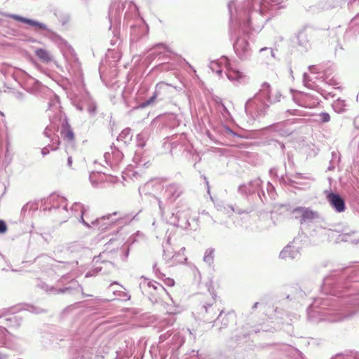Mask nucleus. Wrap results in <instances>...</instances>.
Here are the masks:
<instances>
[{
	"instance_id": "obj_11",
	"label": "nucleus",
	"mask_w": 359,
	"mask_h": 359,
	"mask_svg": "<svg viewBox=\"0 0 359 359\" xmlns=\"http://www.w3.org/2000/svg\"><path fill=\"white\" fill-rule=\"evenodd\" d=\"M72 158L71 156L68 157L67 159V165L68 167L71 168L72 166Z\"/></svg>"
},
{
	"instance_id": "obj_5",
	"label": "nucleus",
	"mask_w": 359,
	"mask_h": 359,
	"mask_svg": "<svg viewBox=\"0 0 359 359\" xmlns=\"http://www.w3.org/2000/svg\"><path fill=\"white\" fill-rule=\"evenodd\" d=\"M60 133L65 140L68 142L74 140V133L69 124H65L62 126Z\"/></svg>"
},
{
	"instance_id": "obj_2",
	"label": "nucleus",
	"mask_w": 359,
	"mask_h": 359,
	"mask_svg": "<svg viewBox=\"0 0 359 359\" xmlns=\"http://www.w3.org/2000/svg\"><path fill=\"white\" fill-rule=\"evenodd\" d=\"M327 201L338 212L345 210L346 206L344 199L337 194L330 193L327 196Z\"/></svg>"
},
{
	"instance_id": "obj_6",
	"label": "nucleus",
	"mask_w": 359,
	"mask_h": 359,
	"mask_svg": "<svg viewBox=\"0 0 359 359\" xmlns=\"http://www.w3.org/2000/svg\"><path fill=\"white\" fill-rule=\"evenodd\" d=\"M35 55L40 60H41L43 62H49L52 60L50 53L46 49H36L35 50Z\"/></svg>"
},
{
	"instance_id": "obj_10",
	"label": "nucleus",
	"mask_w": 359,
	"mask_h": 359,
	"mask_svg": "<svg viewBox=\"0 0 359 359\" xmlns=\"http://www.w3.org/2000/svg\"><path fill=\"white\" fill-rule=\"evenodd\" d=\"M6 230H7V226H6L5 222H4L3 220H0V233H5L6 231Z\"/></svg>"
},
{
	"instance_id": "obj_1",
	"label": "nucleus",
	"mask_w": 359,
	"mask_h": 359,
	"mask_svg": "<svg viewBox=\"0 0 359 359\" xmlns=\"http://www.w3.org/2000/svg\"><path fill=\"white\" fill-rule=\"evenodd\" d=\"M292 212L296 214L295 218L299 219L301 223L313 219L316 215L313 211L303 207H298L294 208Z\"/></svg>"
},
{
	"instance_id": "obj_8",
	"label": "nucleus",
	"mask_w": 359,
	"mask_h": 359,
	"mask_svg": "<svg viewBox=\"0 0 359 359\" xmlns=\"http://www.w3.org/2000/svg\"><path fill=\"white\" fill-rule=\"evenodd\" d=\"M165 85L167 86L165 89L161 90V95H159L158 97H161V99H163L165 97H167L170 94V91L171 89V87L170 85L165 83Z\"/></svg>"
},
{
	"instance_id": "obj_7",
	"label": "nucleus",
	"mask_w": 359,
	"mask_h": 359,
	"mask_svg": "<svg viewBox=\"0 0 359 359\" xmlns=\"http://www.w3.org/2000/svg\"><path fill=\"white\" fill-rule=\"evenodd\" d=\"M214 259V250H207L205 256H204V261L209 264H210L213 262Z\"/></svg>"
},
{
	"instance_id": "obj_3",
	"label": "nucleus",
	"mask_w": 359,
	"mask_h": 359,
	"mask_svg": "<svg viewBox=\"0 0 359 359\" xmlns=\"http://www.w3.org/2000/svg\"><path fill=\"white\" fill-rule=\"evenodd\" d=\"M9 17L11 18L12 19H14V20H17V21L22 22H24V23H27V24H28V25H29L31 26L36 27H39V29H46V26L44 24L38 22L36 21H34V20H30V19H27V18L21 17V16H19V15H10Z\"/></svg>"
},
{
	"instance_id": "obj_9",
	"label": "nucleus",
	"mask_w": 359,
	"mask_h": 359,
	"mask_svg": "<svg viewBox=\"0 0 359 359\" xmlns=\"http://www.w3.org/2000/svg\"><path fill=\"white\" fill-rule=\"evenodd\" d=\"M320 116L321 118L322 122L323 123L328 122L330 120V116L327 113H322L320 114Z\"/></svg>"
},
{
	"instance_id": "obj_12",
	"label": "nucleus",
	"mask_w": 359,
	"mask_h": 359,
	"mask_svg": "<svg viewBox=\"0 0 359 359\" xmlns=\"http://www.w3.org/2000/svg\"><path fill=\"white\" fill-rule=\"evenodd\" d=\"M314 69H315L314 66L310 67V69L311 72L314 71Z\"/></svg>"
},
{
	"instance_id": "obj_4",
	"label": "nucleus",
	"mask_w": 359,
	"mask_h": 359,
	"mask_svg": "<svg viewBox=\"0 0 359 359\" xmlns=\"http://www.w3.org/2000/svg\"><path fill=\"white\" fill-rule=\"evenodd\" d=\"M167 86L165 85V83H159L156 85L155 92L152 97H151L148 100H147L145 102H143L141 104L142 107H146L149 106V104H152L155 100L159 96L161 95V90L165 89Z\"/></svg>"
}]
</instances>
